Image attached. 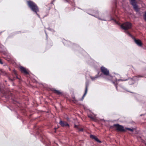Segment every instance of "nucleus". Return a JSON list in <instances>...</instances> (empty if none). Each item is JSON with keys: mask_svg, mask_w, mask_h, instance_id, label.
<instances>
[{"mask_svg": "<svg viewBox=\"0 0 146 146\" xmlns=\"http://www.w3.org/2000/svg\"><path fill=\"white\" fill-rule=\"evenodd\" d=\"M27 4L32 10L35 12L38 16H39L37 13L39 11V10L38 7L36 4L31 1H28Z\"/></svg>", "mask_w": 146, "mask_h": 146, "instance_id": "f257e3e1", "label": "nucleus"}, {"mask_svg": "<svg viewBox=\"0 0 146 146\" xmlns=\"http://www.w3.org/2000/svg\"><path fill=\"white\" fill-rule=\"evenodd\" d=\"M131 24L130 23L126 22L122 24L121 27L122 29L127 30L131 29Z\"/></svg>", "mask_w": 146, "mask_h": 146, "instance_id": "f03ea898", "label": "nucleus"}, {"mask_svg": "<svg viewBox=\"0 0 146 146\" xmlns=\"http://www.w3.org/2000/svg\"><path fill=\"white\" fill-rule=\"evenodd\" d=\"M101 70L104 75L106 76H108L109 75V70L104 67L102 66L101 68Z\"/></svg>", "mask_w": 146, "mask_h": 146, "instance_id": "7ed1b4c3", "label": "nucleus"}, {"mask_svg": "<svg viewBox=\"0 0 146 146\" xmlns=\"http://www.w3.org/2000/svg\"><path fill=\"white\" fill-rule=\"evenodd\" d=\"M131 4L133 6L134 10L137 11L139 10L138 6L137 5L136 1L135 0H131Z\"/></svg>", "mask_w": 146, "mask_h": 146, "instance_id": "20e7f679", "label": "nucleus"}, {"mask_svg": "<svg viewBox=\"0 0 146 146\" xmlns=\"http://www.w3.org/2000/svg\"><path fill=\"white\" fill-rule=\"evenodd\" d=\"M117 130L121 131H125V130L124 128V127L121 125H120L119 124H117L114 125Z\"/></svg>", "mask_w": 146, "mask_h": 146, "instance_id": "39448f33", "label": "nucleus"}, {"mask_svg": "<svg viewBox=\"0 0 146 146\" xmlns=\"http://www.w3.org/2000/svg\"><path fill=\"white\" fill-rule=\"evenodd\" d=\"M60 124L62 127H66L68 126L69 127V125L68 124L67 122L66 121H60Z\"/></svg>", "mask_w": 146, "mask_h": 146, "instance_id": "423d86ee", "label": "nucleus"}, {"mask_svg": "<svg viewBox=\"0 0 146 146\" xmlns=\"http://www.w3.org/2000/svg\"><path fill=\"white\" fill-rule=\"evenodd\" d=\"M19 68L22 72H23L24 73L26 74H28V72L27 71L25 68H24V67L22 66H20Z\"/></svg>", "mask_w": 146, "mask_h": 146, "instance_id": "0eeeda50", "label": "nucleus"}, {"mask_svg": "<svg viewBox=\"0 0 146 146\" xmlns=\"http://www.w3.org/2000/svg\"><path fill=\"white\" fill-rule=\"evenodd\" d=\"M134 40L135 43L139 46H141L142 45V42L141 40H140L134 39Z\"/></svg>", "mask_w": 146, "mask_h": 146, "instance_id": "6e6552de", "label": "nucleus"}, {"mask_svg": "<svg viewBox=\"0 0 146 146\" xmlns=\"http://www.w3.org/2000/svg\"><path fill=\"white\" fill-rule=\"evenodd\" d=\"M99 76L98 75L96 76L95 77H90V78L92 80H94L96 79Z\"/></svg>", "mask_w": 146, "mask_h": 146, "instance_id": "1a4fd4ad", "label": "nucleus"}, {"mask_svg": "<svg viewBox=\"0 0 146 146\" xmlns=\"http://www.w3.org/2000/svg\"><path fill=\"white\" fill-rule=\"evenodd\" d=\"M54 93L58 95H59L61 94V92L59 90H54Z\"/></svg>", "mask_w": 146, "mask_h": 146, "instance_id": "9d476101", "label": "nucleus"}, {"mask_svg": "<svg viewBox=\"0 0 146 146\" xmlns=\"http://www.w3.org/2000/svg\"><path fill=\"white\" fill-rule=\"evenodd\" d=\"M88 87L87 86H86V89L85 90V93L84 94V95L83 96V98L86 95V94H87V90H88Z\"/></svg>", "mask_w": 146, "mask_h": 146, "instance_id": "9b49d317", "label": "nucleus"}, {"mask_svg": "<svg viewBox=\"0 0 146 146\" xmlns=\"http://www.w3.org/2000/svg\"><path fill=\"white\" fill-rule=\"evenodd\" d=\"M88 117H90V118L91 119H93V120L95 119V116H94L93 115H88Z\"/></svg>", "mask_w": 146, "mask_h": 146, "instance_id": "f8f14e48", "label": "nucleus"}, {"mask_svg": "<svg viewBox=\"0 0 146 146\" xmlns=\"http://www.w3.org/2000/svg\"><path fill=\"white\" fill-rule=\"evenodd\" d=\"M126 129L132 132L134 130V129L133 128L131 129L130 128H126Z\"/></svg>", "mask_w": 146, "mask_h": 146, "instance_id": "ddd939ff", "label": "nucleus"}, {"mask_svg": "<svg viewBox=\"0 0 146 146\" xmlns=\"http://www.w3.org/2000/svg\"><path fill=\"white\" fill-rule=\"evenodd\" d=\"M94 140H95L96 141H97L100 143L101 141L99 140L98 139V138H97L96 137L94 139Z\"/></svg>", "mask_w": 146, "mask_h": 146, "instance_id": "4468645a", "label": "nucleus"}, {"mask_svg": "<svg viewBox=\"0 0 146 146\" xmlns=\"http://www.w3.org/2000/svg\"><path fill=\"white\" fill-rule=\"evenodd\" d=\"M90 137L91 138L94 139L96 137L95 136L93 135H90Z\"/></svg>", "mask_w": 146, "mask_h": 146, "instance_id": "2eb2a0df", "label": "nucleus"}, {"mask_svg": "<svg viewBox=\"0 0 146 146\" xmlns=\"http://www.w3.org/2000/svg\"><path fill=\"white\" fill-rule=\"evenodd\" d=\"M144 18L145 20L146 21V12H145L144 16Z\"/></svg>", "mask_w": 146, "mask_h": 146, "instance_id": "dca6fc26", "label": "nucleus"}, {"mask_svg": "<svg viewBox=\"0 0 146 146\" xmlns=\"http://www.w3.org/2000/svg\"><path fill=\"white\" fill-rule=\"evenodd\" d=\"M125 33H127L130 36H131V34L128 32L126 31L125 32Z\"/></svg>", "mask_w": 146, "mask_h": 146, "instance_id": "f3484780", "label": "nucleus"}, {"mask_svg": "<svg viewBox=\"0 0 146 146\" xmlns=\"http://www.w3.org/2000/svg\"><path fill=\"white\" fill-rule=\"evenodd\" d=\"M0 63L1 64H3V62H2V60L0 59Z\"/></svg>", "mask_w": 146, "mask_h": 146, "instance_id": "a211bd4d", "label": "nucleus"}, {"mask_svg": "<svg viewBox=\"0 0 146 146\" xmlns=\"http://www.w3.org/2000/svg\"><path fill=\"white\" fill-rule=\"evenodd\" d=\"M83 129L82 128L79 129V131H83Z\"/></svg>", "mask_w": 146, "mask_h": 146, "instance_id": "6ab92c4d", "label": "nucleus"}, {"mask_svg": "<svg viewBox=\"0 0 146 146\" xmlns=\"http://www.w3.org/2000/svg\"><path fill=\"white\" fill-rule=\"evenodd\" d=\"M74 127L75 128H78V126L76 125H75Z\"/></svg>", "mask_w": 146, "mask_h": 146, "instance_id": "aec40b11", "label": "nucleus"}, {"mask_svg": "<svg viewBox=\"0 0 146 146\" xmlns=\"http://www.w3.org/2000/svg\"><path fill=\"white\" fill-rule=\"evenodd\" d=\"M113 84H115V86H116V88L117 89V86H116V85H115V83H114V82H113Z\"/></svg>", "mask_w": 146, "mask_h": 146, "instance_id": "412c9836", "label": "nucleus"}, {"mask_svg": "<svg viewBox=\"0 0 146 146\" xmlns=\"http://www.w3.org/2000/svg\"><path fill=\"white\" fill-rule=\"evenodd\" d=\"M127 79H126V80H122V81H125V80H127Z\"/></svg>", "mask_w": 146, "mask_h": 146, "instance_id": "4be33fe9", "label": "nucleus"}, {"mask_svg": "<svg viewBox=\"0 0 146 146\" xmlns=\"http://www.w3.org/2000/svg\"><path fill=\"white\" fill-rule=\"evenodd\" d=\"M96 13H97V14H98V11H96Z\"/></svg>", "mask_w": 146, "mask_h": 146, "instance_id": "5701e85b", "label": "nucleus"}, {"mask_svg": "<svg viewBox=\"0 0 146 146\" xmlns=\"http://www.w3.org/2000/svg\"><path fill=\"white\" fill-rule=\"evenodd\" d=\"M92 15V16H94V17H95V16L94 15Z\"/></svg>", "mask_w": 146, "mask_h": 146, "instance_id": "b1692460", "label": "nucleus"}, {"mask_svg": "<svg viewBox=\"0 0 146 146\" xmlns=\"http://www.w3.org/2000/svg\"><path fill=\"white\" fill-rule=\"evenodd\" d=\"M65 0L66 1V0Z\"/></svg>", "mask_w": 146, "mask_h": 146, "instance_id": "393cba45", "label": "nucleus"}]
</instances>
